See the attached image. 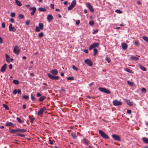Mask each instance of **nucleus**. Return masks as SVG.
<instances>
[{"mask_svg": "<svg viewBox=\"0 0 148 148\" xmlns=\"http://www.w3.org/2000/svg\"><path fill=\"white\" fill-rule=\"evenodd\" d=\"M99 133L101 136L103 138L106 139H108L109 138L108 136L102 131L100 130L99 131Z\"/></svg>", "mask_w": 148, "mask_h": 148, "instance_id": "f257e3e1", "label": "nucleus"}, {"mask_svg": "<svg viewBox=\"0 0 148 148\" xmlns=\"http://www.w3.org/2000/svg\"><path fill=\"white\" fill-rule=\"evenodd\" d=\"M98 89L101 92H103L108 94H109L111 92L110 91L107 89L106 88L99 87Z\"/></svg>", "mask_w": 148, "mask_h": 148, "instance_id": "f03ea898", "label": "nucleus"}, {"mask_svg": "<svg viewBox=\"0 0 148 148\" xmlns=\"http://www.w3.org/2000/svg\"><path fill=\"white\" fill-rule=\"evenodd\" d=\"M46 110V108L45 107H43L42 108H41L38 111V115L39 116H42V115L43 114L44 112Z\"/></svg>", "mask_w": 148, "mask_h": 148, "instance_id": "7ed1b4c3", "label": "nucleus"}, {"mask_svg": "<svg viewBox=\"0 0 148 148\" xmlns=\"http://www.w3.org/2000/svg\"><path fill=\"white\" fill-rule=\"evenodd\" d=\"M47 75L49 77V78L52 79L58 80L59 78V77L58 76H53V75L49 73H48L47 74Z\"/></svg>", "mask_w": 148, "mask_h": 148, "instance_id": "20e7f679", "label": "nucleus"}, {"mask_svg": "<svg viewBox=\"0 0 148 148\" xmlns=\"http://www.w3.org/2000/svg\"><path fill=\"white\" fill-rule=\"evenodd\" d=\"M99 43H94L91 45L89 47V49L91 50L93 48L98 47L99 46Z\"/></svg>", "mask_w": 148, "mask_h": 148, "instance_id": "39448f33", "label": "nucleus"}, {"mask_svg": "<svg viewBox=\"0 0 148 148\" xmlns=\"http://www.w3.org/2000/svg\"><path fill=\"white\" fill-rule=\"evenodd\" d=\"M113 104L115 106H119L122 104V102L121 101L117 100H115L113 101Z\"/></svg>", "mask_w": 148, "mask_h": 148, "instance_id": "423d86ee", "label": "nucleus"}, {"mask_svg": "<svg viewBox=\"0 0 148 148\" xmlns=\"http://www.w3.org/2000/svg\"><path fill=\"white\" fill-rule=\"evenodd\" d=\"M14 52L17 55H18L20 53V50L18 48V47L17 46H15L13 49Z\"/></svg>", "mask_w": 148, "mask_h": 148, "instance_id": "0eeeda50", "label": "nucleus"}, {"mask_svg": "<svg viewBox=\"0 0 148 148\" xmlns=\"http://www.w3.org/2000/svg\"><path fill=\"white\" fill-rule=\"evenodd\" d=\"M85 62L89 65L90 66H91L92 65V63L91 61L89 59H86L84 60Z\"/></svg>", "mask_w": 148, "mask_h": 148, "instance_id": "6e6552de", "label": "nucleus"}, {"mask_svg": "<svg viewBox=\"0 0 148 148\" xmlns=\"http://www.w3.org/2000/svg\"><path fill=\"white\" fill-rule=\"evenodd\" d=\"M112 136L115 140L117 141H120L121 140L120 137L117 135L113 134Z\"/></svg>", "mask_w": 148, "mask_h": 148, "instance_id": "1a4fd4ad", "label": "nucleus"}, {"mask_svg": "<svg viewBox=\"0 0 148 148\" xmlns=\"http://www.w3.org/2000/svg\"><path fill=\"white\" fill-rule=\"evenodd\" d=\"M87 6L89 9L90 12H94V9L90 3H87Z\"/></svg>", "mask_w": 148, "mask_h": 148, "instance_id": "9d476101", "label": "nucleus"}, {"mask_svg": "<svg viewBox=\"0 0 148 148\" xmlns=\"http://www.w3.org/2000/svg\"><path fill=\"white\" fill-rule=\"evenodd\" d=\"M7 65V64H5L1 67L0 69V71L1 72L4 73L5 71Z\"/></svg>", "mask_w": 148, "mask_h": 148, "instance_id": "9b49d317", "label": "nucleus"}, {"mask_svg": "<svg viewBox=\"0 0 148 148\" xmlns=\"http://www.w3.org/2000/svg\"><path fill=\"white\" fill-rule=\"evenodd\" d=\"M47 19L48 21L49 22L53 19V17L52 15L49 14L47 16Z\"/></svg>", "mask_w": 148, "mask_h": 148, "instance_id": "f8f14e48", "label": "nucleus"}, {"mask_svg": "<svg viewBox=\"0 0 148 148\" xmlns=\"http://www.w3.org/2000/svg\"><path fill=\"white\" fill-rule=\"evenodd\" d=\"M29 9L30 10H32V11L31 13V14L32 16L33 15L36 11V8L35 7H32L30 8Z\"/></svg>", "mask_w": 148, "mask_h": 148, "instance_id": "ddd939ff", "label": "nucleus"}, {"mask_svg": "<svg viewBox=\"0 0 148 148\" xmlns=\"http://www.w3.org/2000/svg\"><path fill=\"white\" fill-rule=\"evenodd\" d=\"M5 125L6 126H9L11 125H12L13 126H16L13 123L11 122H7L5 124Z\"/></svg>", "mask_w": 148, "mask_h": 148, "instance_id": "4468645a", "label": "nucleus"}, {"mask_svg": "<svg viewBox=\"0 0 148 148\" xmlns=\"http://www.w3.org/2000/svg\"><path fill=\"white\" fill-rule=\"evenodd\" d=\"M121 46L123 49L125 50L127 47V45L125 43L123 42L121 44Z\"/></svg>", "mask_w": 148, "mask_h": 148, "instance_id": "2eb2a0df", "label": "nucleus"}, {"mask_svg": "<svg viewBox=\"0 0 148 148\" xmlns=\"http://www.w3.org/2000/svg\"><path fill=\"white\" fill-rule=\"evenodd\" d=\"M9 132L12 134L16 133L18 132V129L11 130Z\"/></svg>", "mask_w": 148, "mask_h": 148, "instance_id": "dca6fc26", "label": "nucleus"}, {"mask_svg": "<svg viewBox=\"0 0 148 148\" xmlns=\"http://www.w3.org/2000/svg\"><path fill=\"white\" fill-rule=\"evenodd\" d=\"M83 140L86 145H89V142L86 138H84L83 139Z\"/></svg>", "mask_w": 148, "mask_h": 148, "instance_id": "f3484780", "label": "nucleus"}, {"mask_svg": "<svg viewBox=\"0 0 148 148\" xmlns=\"http://www.w3.org/2000/svg\"><path fill=\"white\" fill-rule=\"evenodd\" d=\"M50 72L54 75H57L58 74V71L56 69L52 70L50 71Z\"/></svg>", "mask_w": 148, "mask_h": 148, "instance_id": "a211bd4d", "label": "nucleus"}, {"mask_svg": "<svg viewBox=\"0 0 148 148\" xmlns=\"http://www.w3.org/2000/svg\"><path fill=\"white\" fill-rule=\"evenodd\" d=\"M130 59L133 60H137L139 59V58L138 57H136L133 56H132L130 57Z\"/></svg>", "mask_w": 148, "mask_h": 148, "instance_id": "6ab92c4d", "label": "nucleus"}, {"mask_svg": "<svg viewBox=\"0 0 148 148\" xmlns=\"http://www.w3.org/2000/svg\"><path fill=\"white\" fill-rule=\"evenodd\" d=\"M15 3L18 6H21L22 5V4L20 1L18 0H16L15 1Z\"/></svg>", "mask_w": 148, "mask_h": 148, "instance_id": "aec40b11", "label": "nucleus"}, {"mask_svg": "<svg viewBox=\"0 0 148 148\" xmlns=\"http://www.w3.org/2000/svg\"><path fill=\"white\" fill-rule=\"evenodd\" d=\"M18 132H21L23 133L26 132L27 131L26 129H21L20 128H18Z\"/></svg>", "mask_w": 148, "mask_h": 148, "instance_id": "412c9836", "label": "nucleus"}, {"mask_svg": "<svg viewBox=\"0 0 148 148\" xmlns=\"http://www.w3.org/2000/svg\"><path fill=\"white\" fill-rule=\"evenodd\" d=\"M71 135L73 139H75L77 138V136H76L75 133L72 132L71 133Z\"/></svg>", "mask_w": 148, "mask_h": 148, "instance_id": "4be33fe9", "label": "nucleus"}, {"mask_svg": "<svg viewBox=\"0 0 148 148\" xmlns=\"http://www.w3.org/2000/svg\"><path fill=\"white\" fill-rule=\"evenodd\" d=\"M6 60L7 62L8 63H9L10 62V56L8 55L7 54H6Z\"/></svg>", "mask_w": 148, "mask_h": 148, "instance_id": "5701e85b", "label": "nucleus"}, {"mask_svg": "<svg viewBox=\"0 0 148 148\" xmlns=\"http://www.w3.org/2000/svg\"><path fill=\"white\" fill-rule=\"evenodd\" d=\"M143 141L145 143L148 144V138L146 137H143L142 138Z\"/></svg>", "mask_w": 148, "mask_h": 148, "instance_id": "b1692460", "label": "nucleus"}, {"mask_svg": "<svg viewBox=\"0 0 148 148\" xmlns=\"http://www.w3.org/2000/svg\"><path fill=\"white\" fill-rule=\"evenodd\" d=\"M76 4V1L75 0H73L72 2V3H71V5L73 6V7H74Z\"/></svg>", "mask_w": 148, "mask_h": 148, "instance_id": "393cba45", "label": "nucleus"}, {"mask_svg": "<svg viewBox=\"0 0 148 148\" xmlns=\"http://www.w3.org/2000/svg\"><path fill=\"white\" fill-rule=\"evenodd\" d=\"M46 98V97L44 96H43L40 97L39 99V101H42Z\"/></svg>", "mask_w": 148, "mask_h": 148, "instance_id": "a878e982", "label": "nucleus"}, {"mask_svg": "<svg viewBox=\"0 0 148 148\" xmlns=\"http://www.w3.org/2000/svg\"><path fill=\"white\" fill-rule=\"evenodd\" d=\"M13 82L16 85H18L19 84V82L17 80L14 79Z\"/></svg>", "mask_w": 148, "mask_h": 148, "instance_id": "bb28decb", "label": "nucleus"}, {"mask_svg": "<svg viewBox=\"0 0 148 148\" xmlns=\"http://www.w3.org/2000/svg\"><path fill=\"white\" fill-rule=\"evenodd\" d=\"M38 10L41 12H45L46 11V10L45 8L41 7L39 8L38 9Z\"/></svg>", "mask_w": 148, "mask_h": 148, "instance_id": "cd10ccee", "label": "nucleus"}, {"mask_svg": "<svg viewBox=\"0 0 148 148\" xmlns=\"http://www.w3.org/2000/svg\"><path fill=\"white\" fill-rule=\"evenodd\" d=\"M39 27L40 28L41 30H42L44 27L43 24L42 23H39L38 24Z\"/></svg>", "mask_w": 148, "mask_h": 148, "instance_id": "c85d7f7f", "label": "nucleus"}, {"mask_svg": "<svg viewBox=\"0 0 148 148\" xmlns=\"http://www.w3.org/2000/svg\"><path fill=\"white\" fill-rule=\"evenodd\" d=\"M124 70L126 71L127 72L133 73H134V72L130 70L129 69L126 68L124 69Z\"/></svg>", "mask_w": 148, "mask_h": 148, "instance_id": "c756f323", "label": "nucleus"}, {"mask_svg": "<svg viewBox=\"0 0 148 148\" xmlns=\"http://www.w3.org/2000/svg\"><path fill=\"white\" fill-rule=\"evenodd\" d=\"M9 31H10L15 32L16 31V29L14 27H11L9 29Z\"/></svg>", "mask_w": 148, "mask_h": 148, "instance_id": "7c9ffc66", "label": "nucleus"}, {"mask_svg": "<svg viewBox=\"0 0 148 148\" xmlns=\"http://www.w3.org/2000/svg\"><path fill=\"white\" fill-rule=\"evenodd\" d=\"M3 107H4L5 109L6 110H9V108L8 106L5 104L3 103Z\"/></svg>", "mask_w": 148, "mask_h": 148, "instance_id": "2f4dec72", "label": "nucleus"}, {"mask_svg": "<svg viewBox=\"0 0 148 148\" xmlns=\"http://www.w3.org/2000/svg\"><path fill=\"white\" fill-rule=\"evenodd\" d=\"M140 68L141 70L144 71H146L147 70L146 68L142 65L140 66Z\"/></svg>", "mask_w": 148, "mask_h": 148, "instance_id": "473e14b6", "label": "nucleus"}, {"mask_svg": "<svg viewBox=\"0 0 148 148\" xmlns=\"http://www.w3.org/2000/svg\"><path fill=\"white\" fill-rule=\"evenodd\" d=\"M143 39L146 41L148 43V37L147 36H143Z\"/></svg>", "mask_w": 148, "mask_h": 148, "instance_id": "72a5a7b5", "label": "nucleus"}, {"mask_svg": "<svg viewBox=\"0 0 148 148\" xmlns=\"http://www.w3.org/2000/svg\"><path fill=\"white\" fill-rule=\"evenodd\" d=\"M94 53L93 54L94 56L96 55L98 51L97 49L95 48L94 49Z\"/></svg>", "mask_w": 148, "mask_h": 148, "instance_id": "f704fd0d", "label": "nucleus"}, {"mask_svg": "<svg viewBox=\"0 0 148 148\" xmlns=\"http://www.w3.org/2000/svg\"><path fill=\"white\" fill-rule=\"evenodd\" d=\"M30 119V122L31 123H33L35 119V118L33 117V118H29Z\"/></svg>", "mask_w": 148, "mask_h": 148, "instance_id": "c9c22d12", "label": "nucleus"}, {"mask_svg": "<svg viewBox=\"0 0 148 148\" xmlns=\"http://www.w3.org/2000/svg\"><path fill=\"white\" fill-rule=\"evenodd\" d=\"M127 83L129 85L131 86H132L133 84V83L132 82L130 81H127Z\"/></svg>", "mask_w": 148, "mask_h": 148, "instance_id": "e433bc0d", "label": "nucleus"}, {"mask_svg": "<svg viewBox=\"0 0 148 148\" xmlns=\"http://www.w3.org/2000/svg\"><path fill=\"white\" fill-rule=\"evenodd\" d=\"M67 79L68 80H72L74 79V78L73 77H67Z\"/></svg>", "mask_w": 148, "mask_h": 148, "instance_id": "4c0bfd02", "label": "nucleus"}, {"mask_svg": "<svg viewBox=\"0 0 148 148\" xmlns=\"http://www.w3.org/2000/svg\"><path fill=\"white\" fill-rule=\"evenodd\" d=\"M41 29L38 26H36V28L35 31L36 32H39Z\"/></svg>", "mask_w": 148, "mask_h": 148, "instance_id": "58836bf2", "label": "nucleus"}, {"mask_svg": "<svg viewBox=\"0 0 148 148\" xmlns=\"http://www.w3.org/2000/svg\"><path fill=\"white\" fill-rule=\"evenodd\" d=\"M89 23L90 25L92 26L94 24V22L93 21H90L89 22Z\"/></svg>", "mask_w": 148, "mask_h": 148, "instance_id": "ea45409f", "label": "nucleus"}, {"mask_svg": "<svg viewBox=\"0 0 148 148\" xmlns=\"http://www.w3.org/2000/svg\"><path fill=\"white\" fill-rule=\"evenodd\" d=\"M106 60L109 63L111 61L110 59V58L106 57Z\"/></svg>", "mask_w": 148, "mask_h": 148, "instance_id": "a19ab883", "label": "nucleus"}, {"mask_svg": "<svg viewBox=\"0 0 148 148\" xmlns=\"http://www.w3.org/2000/svg\"><path fill=\"white\" fill-rule=\"evenodd\" d=\"M23 98L25 99H27V100H28L29 98V97L27 95L23 96Z\"/></svg>", "mask_w": 148, "mask_h": 148, "instance_id": "79ce46f5", "label": "nucleus"}, {"mask_svg": "<svg viewBox=\"0 0 148 148\" xmlns=\"http://www.w3.org/2000/svg\"><path fill=\"white\" fill-rule=\"evenodd\" d=\"M72 67L73 69L74 70L76 71H77L78 70V69L74 65H73Z\"/></svg>", "mask_w": 148, "mask_h": 148, "instance_id": "37998d69", "label": "nucleus"}, {"mask_svg": "<svg viewBox=\"0 0 148 148\" xmlns=\"http://www.w3.org/2000/svg\"><path fill=\"white\" fill-rule=\"evenodd\" d=\"M16 119L17 121L19 123H22V121L19 118V117H17L16 118Z\"/></svg>", "mask_w": 148, "mask_h": 148, "instance_id": "c03bdc74", "label": "nucleus"}, {"mask_svg": "<svg viewBox=\"0 0 148 148\" xmlns=\"http://www.w3.org/2000/svg\"><path fill=\"white\" fill-rule=\"evenodd\" d=\"M115 12L118 14H121L122 12L121 11L118 9L116 10Z\"/></svg>", "mask_w": 148, "mask_h": 148, "instance_id": "a18cd8bd", "label": "nucleus"}, {"mask_svg": "<svg viewBox=\"0 0 148 148\" xmlns=\"http://www.w3.org/2000/svg\"><path fill=\"white\" fill-rule=\"evenodd\" d=\"M44 35L42 32H41L38 34V36L40 38L42 37Z\"/></svg>", "mask_w": 148, "mask_h": 148, "instance_id": "49530a36", "label": "nucleus"}, {"mask_svg": "<svg viewBox=\"0 0 148 148\" xmlns=\"http://www.w3.org/2000/svg\"><path fill=\"white\" fill-rule=\"evenodd\" d=\"M98 30L97 29H95V30H93V32H92V34H95L96 33H97V32H98Z\"/></svg>", "mask_w": 148, "mask_h": 148, "instance_id": "de8ad7c7", "label": "nucleus"}, {"mask_svg": "<svg viewBox=\"0 0 148 148\" xmlns=\"http://www.w3.org/2000/svg\"><path fill=\"white\" fill-rule=\"evenodd\" d=\"M17 135L22 137H25V136L24 134H17Z\"/></svg>", "mask_w": 148, "mask_h": 148, "instance_id": "09e8293b", "label": "nucleus"}, {"mask_svg": "<svg viewBox=\"0 0 148 148\" xmlns=\"http://www.w3.org/2000/svg\"><path fill=\"white\" fill-rule=\"evenodd\" d=\"M74 7H73V6H71V5H70L68 8V10H71Z\"/></svg>", "mask_w": 148, "mask_h": 148, "instance_id": "8fccbe9b", "label": "nucleus"}, {"mask_svg": "<svg viewBox=\"0 0 148 148\" xmlns=\"http://www.w3.org/2000/svg\"><path fill=\"white\" fill-rule=\"evenodd\" d=\"M10 15L12 17H14L15 16V14L14 12H12L11 13Z\"/></svg>", "mask_w": 148, "mask_h": 148, "instance_id": "3c124183", "label": "nucleus"}, {"mask_svg": "<svg viewBox=\"0 0 148 148\" xmlns=\"http://www.w3.org/2000/svg\"><path fill=\"white\" fill-rule=\"evenodd\" d=\"M19 17L21 19H23L24 18V16L22 14H20L19 15Z\"/></svg>", "mask_w": 148, "mask_h": 148, "instance_id": "603ef678", "label": "nucleus"}, {"mask_svg": "<svg viewBox=\"0 0 148 148\" xmlns=\"http://www.w3.org/2000/svg\"><path fill=\"white\" fill-rule=\"evenodd\" d=\"M146 89L144 88H143L141 89V91L143 92H146Z\"/></svg>", "mask_w": 148, "mask_h": 148, "instance_id": "864d4df0", "label": "nucleus"}, {"mask_svg": "<svg viewBox=\"0 0 148 148\" xmlns=\"http://www.w3.org/2000/svg\"><path fill=\"white\" fill-rule=\"evenodd\" d=\"M127 104L129 105L130 106H132L133 105V103L132 102L129 101V102L127 103Z\"/></svg>", "mask_w": 148, "mask_h": 148, "instance_id": "5fc2aeb1", "label": "nucleus"}, {"mask_svg": "<svg viewBox=\"0 0 148 148\" xmlns=\"http://www.w3.org/2000/svg\"><path fill=\"white\" fill-rule=\"evenodd\" d=\"M31 99L32 100H34L35 99V97L33 96V94H32L31 95Z\"/></svg>", "mask_w": 148, "mask_h": 148, "instance_id": "6e6d98bb", "label": "nucleus"}, {"mask_svg": "<svg viewBox=\"0 0 148 148\" xmlns=\"http://www.w3.org/2000/svg\"><path fill=\"white\" fill-rule=\"evenodd\" d=\"M30 23V21L29 20H27L25 22L26 24L27 25H29V24Z\"/></svg>", "mask_w": 148, "mask_h": 148, "instance_id": "4d7b16f0", "label": "nucleus"}, {"mask_svg": "<svg viewBox=\"0 0 148 148\" xmlns=\"http://www.w3.org/2000/svg\"><path fill=\"white\" fill-rule=\"evenodd\" d=\"M13 94L16 95L17 93V90L16 89H15L13 91Z\"/></svg>", "mask_w": 148, "mask_h": 148, "instance_id": "13d9d810", "label": "nucleus"}, {"mask_svg": "<svg viewBox=\"0 0 148 148\" xmlns=\"http://www.w3.org/2000/svg\"><path fill=\"white\" fill-rule=\"evenodd\" d=\"M135 44L136 45H138L139 44V42L138 40L135 41Z\"/></svg>", "mask_w": 148, "mask_h": 148, "instance_id": "bf43d9fd", "label": "nucleus"}, {"mask_svg": "<svg viewBox=\"0 0 148 148\" xmlns=\"http://www.w3.org/2000/svg\"><path fill=\"white\" fill-rule=\"evenodd\" d=\"M50 7L53 9H54V5L53 4H51L50 5Z\"/></svg>", "mask_w": 148, "mask_h": 148, "instance_id": "052dcab7", "label": "nucleus"}, {"mask_svg": "<svg viewBox=\"0 0 148 148\" xmlns=\"http://www.w3.org/2000/svg\"><path fill=\"white\" fill-rule=\"evenodd\" d=\"M49 144L51 145H52L53 144V142L52 141L51 139H49Z\"/></svg>", "mask_w": 148, "mask_h": 148, "instance_id": "680f3d73", "label": "nucleus"}, {"mask_svg": "<svg viewBox=\"0 0 148 148\" xmlns=\"http://www.w3.org/2000/svg\"><path fill=\"white\" fill-rule=\"evenodd\" d=\"M10 21L12 23H14V20L13 18H11L10 20Z\"/></svg>", "mask_w": 148, "mask_h": 148, "instance_id": "e2e57ef3", "label": "nucleus"}, {"mask_svg": "<svg viewBox=\"0 0 148 148\" xmlns=\"http://www.w3.org/2000/svg\"><path fill=\"white\" fill-rule=\"evenodd\" d=\"M3 42V40L2 38L0 37V43L2 44Z\"/></svg>", "mask_w": 148, "mask_h": 148, "instance_id": "0e129e2a", "label": "nucleus"}, {"mask_svg": "<svg viewBox=\"0 0 148 148\" xmlns=\"http://www.w3.org/2000/svg\"><path fill=\"white\" fill-rule=\"evenodd\" d=\"M41 94L40 93H38L37 94L36 96L37 97H39L41 96Z\"/></svg>", "mask_w": 148, "mask_h": 148, "instance_id": "69168bd1", "label": "nucleus"}, {"mask_svg": "<svg viewBox=\"0 0 148 148\" xmlns=\"http://www.w3.org/2000/svg\"><path fill=\"white\" fill-rule=\"evenodd\" d=\"M131 112H132V111L131 110H127V112L128 114H131Z\"/></svg>", "mask_w": 148, "mask_h": 148, "instance_id": "338daca9", "label": "nucleus"}, {"mask_svg": "<svg viewBox=\"0 0 148 148\" xmlns=\"http://www.w3.org/2000/svg\"><path fill=\"white\" fill-rule=\"evenodd\" d=\"M80 22V21L78 20L76 21V23L77 25H78L79 24Z\"/></svg>", "mask_w": 148, "mask_h": 148, "instance_id": "774afa93", "label": "nucleus"}]
</instances>
